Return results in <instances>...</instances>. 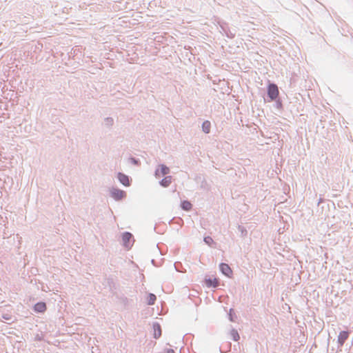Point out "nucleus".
<instances>
[{
  "label": "nucleus",
  "mask_w": 353,
  "mask_h": 353,
  "mask_svg": "<svg viewBox=\"0 0 353 353\" xmlns=\"http://www.w3.org/2000/svg\"><path fill=\"white\" fill-rule=\"evenodd\" d=\"M46 310V304L44 302H38L34 305V311L37 313H43Z\"/></svg>",
  "instance_id": "9"
},
{
  "label": "nucleus",
  "mask_w": 353,
  "mask_h": 353,
  "mask_svg": "<svg viewBox=\"0 0 353 353\" xmlns=\"http://www.w3.org/2000/svg\"><path fill=\"white\" fill-rule=\"evenodd\" d=\"M172 183V176H165L163 179L159 181L160 185L163 188L168 187Z\"/></svg>",
  "instance_id": "12"
},
{
  "label": "nucleus",
  "mask_w": 353,
  "mask_h": 353,
  "mask_svg": "<svg viewBox=\"0 0 353 353\" xmlns=\"http://www.w3.org/2000/svg\"><path fill=\"white\" fill-rule=\"evenodd\" d=\"M221 32L223 34H225L227 37H228L230 39H232L235 37L236 31L234 29L230 30L228 27L223 26H221Z\"/></svg>",
  "instance_id": "8"
},
{
  "label": "nucleus",
  "mask_w": 353,
  "mask_h": 353,
  "mask_svg": "<svg viewBox=\"0 0 353 353\" xmlns=\"http://www.w3.org/2000/svg\"><path fill=\"white\" fill-rule=\"evenodd\" d=\"M181 207L183 210L189 211L192 208V204L188 201H183L181 203Z\"/></svg>",
  "instance_id": "14"
},
{
  "label": "nucleus",
  "mask_w": 353,
  "mask_h": 353,
  "mask_svg": "<svg viewBox=\"0 0 353 353\" xmlns=\"http://www.w3.org/2000/svg\"><path fill=\"white\" fill-rule=\"evenodd\" d=\"M165 353H175V352H174V350H172V349H168L166 350Z\"/></svg>",
  "instance_id": "24"
},
{
  "label": "nucleus",
  "mask_w": 353,
  "mask_h": 353,
  "mask_svg": "<svg viewBox=\"0 0 353 353\" xmlns=\"http://www.w3.org/2000/svg\"><path fill=\"white\" fill-rule=\"evenodd\" d=\"M12 183V178H10L9 176H7L6 179H4V183Z\"/></svg>",
  "instance_id": "23"
},
{
  "label": "nucleus",
  "mask_w": 353,
  "mask_h": 353,
  "mask_svg": "<svg viewBox=\"0 0 353 353\" xmlns=\"http://www.w3.org/2000/svg\"><path fill=\"white\" fill-rule=\"evenodd\" d=\"M230 334L233 341H237L239 340L240 336L236 330L232 329L230 332Z\"/></svg>",
  "instance_id": "16"
},
{
  "label": "nucleus",
  "mask_w": 353,
  "mask_h": 353,
  "mask_svg": "<svg viewBox=\"0 0 353 353\" xmlns=\"http://www.w3.org/2000/svg\"><path fill=\"white\" fill-rule=\"evenodd\" d=\"M203 241L207 245L210 246H212V245L214 243L213 239L209 236L204 237Z\"/></svg>",
  "instance_id": "20"
},
{
  "label": "nucleus",
  "mask_w": 353,
  "mask_h": 353,
  "mask_svg": "<svg viewBox=\"0 0 353 353\" xmlns=\"http://www.w3.org/2000/svg\"><path fill=\"white\" fill-rule=\"evenodd\" d=\"M3 327H4V325L1 324V332L5 330ZM5 327H7V325H5Z\"/></svg>",
  "instance_id": "26"
},
{
  "label": "nucleus",
  "mask_w": 353,
  "mask_h": 353,
  "mask_svg": "<svg viewBox=\"0 0 353 353\" xmlns=\"http://www.w3.org/2000/svg\"><path fill=\"white\" fill-rule=\"evenodd\" d=\"M275 107L277 108V109H280L282 108V103L280 100H276V103H275Z\"/></svg>",
  "instance_id": "22"
},
{
  "label": "nucleus",
  "mask_w": 353,
  "mask_h": 353,
  "mask_svg": "<svg viewBox=\"0 0 353 353\" xmlns=\"http://www.w3.org/2000/svg\"><path fill=\"white\" fill-rule=\"evenodd\" d=\"M2 318L8 321L5 322L7 324H10V322H14L15 320V318L10 314H3L2 316Z\"/></svg>",
  "instance_id": "17"
},
{
  "label": "nucleus",
  "mask_w": 353,
  "mask_h": 353,
  "mask_svg": "<svg viewBox=\"0 0 353 353\" xmlns=\"http://www.w3.org/2000/svg\"><path fill=\"white\" fill-rule=\"evenodd\" d=\"M219 269L223 274L228 277H231L232 274V271L230 267L227 263H221L219 265Z\"/></svg>",
  "instance_id": "5"
},
{
  "label": "nucleus",
  "mask_w": 353,
  "mask_h": 353,
  "mask_svg": "<svg viewBox=\"0 0 353 353\" xmlns=\"http://www.w3.org/2000/svg\"><path fill=\"white\" fill-rule=\"evenodd\" d=\"M129 160L132 164L136 165H138L140 163V161L134 157H130Z\"/></svg>",
  "instance_id": "21"
},
{
  "label": "nucleus",
  "mask_w": 353,
  "mask_h": 353,
  "mask_svg": "<svg viewBox=\"0 0 353 353\" xmlns=\"http://www.w3.org/2000/svg\"><path fill=\"white\" fill-rule=\"evenodd\" d=\"M278 86L274 83H270L268 85L267 94L270 101H275L279 96Z\"/></svg>",
  "instance_id": "1"
},
{
  "label": "nucleus",
  "mask_w": 353,
  "mask_h": 353,
  "mask_svg": "<svg viewBox=\"0 0 353 353\" xmlns=\"http://www.w3.org/2000/svg\"><path fill=\"white\" fill-rule=\"evenodd\" d=\"M152 327L154 330V338L159 339L161 336V327L159 323H153Z\"/></svg>",
  "instance_id": "10"
},
{
  "label": "nucleus",
  "mask_w": 353,
  "mask_h": 353,
  "mask_svg": "<svg viewBox=\"0 0 353 353\" xmlns=\"http://www.w3.org/2000/svg\"><path fill=\"white\" fill-rule=\"evenodd\" d=\"M114 123V119L112 117H106L104 119V124L107 127H111Z\"/></svg>",
  "instance_id": "18"
},
{
  "label": "nucleus",
  "mask_w": 353,
  "mask_h": 353,
  "mask_svg": "<svg viewBox=\"0 0 353 353\" xmlns=\"http://www.w3.org/2000/svg\"><path fill=\"white\" fill-rule=\"evenodd\" d=\"M229 319L232 322L235 321V319L236 318L235 314L234 313L233 309H230L229 313H228Z\"/></svg>",
  "instance_id": "19"
},
{
  "label": "nucleus",
  "mask_w": 353,
  "mask_h": 353,
  "mask_svg": "<svg viewBox=\"0 0 353 353\" xmlns=\"http://www.w3.org/2000/svg\"><path fill=\"white\" fill-rule=\"evenodd\" d=\"M156 299V296L152 293H150L148 296L147 303L149 305H152L154 304Z\"/></svg>",
  "instance_id": "15"
},
{
  "label": "nucleus",
  "mask_w": 353,
  "mask_h": 353,
  "mask_svg": "<svg viewBox=\"0 0 353 353\" xmlns=\"http://www.w3.org/2000/svg\"><path fill=\"white\" fill-rule=\"evenodd\" d=\"M159 168H157L154 172V176L156 178H159L161 176H165L170 173V168L164 165V164H160L159 165Z\"/></svg>",
  "instance_id": "4"
},
{
  "label": "nucleus",
  "mask_w": 353,
  "mask_h": 353,
  "mask_svg": "<svg viewBox=\"0 0 353 353\" xmlns=\"http://www.w3.org/2000/svg\"><path fill=\"white\" fill-rule=\"evenodd\" d=\"M211 123L209 121L206 120L202 123V130L204 133L208 134L210 132Z\"/></svg>",
  "instance_id": "13"
},
{
  "label": "nucleus",
  "mask_w": 353,
  "mask_h": 353,
  "mask_svg": "<svg viewBox=\"0 0 353 353\" xmlns=\"http://www.w3.org/2000/svg\"><path fill=\"white\" fill-rule=\"evenodd\" d=\"M239 230H241V232H242V233H243V228H242L241 226H239Z\"/></svg>",
  "instance_id": "27"
},
{
  "label": "nucleus",
  "mask_w": 353,
  "mask_h": 353,
  "mask_svg": "<svg viewBox=\"0 0 353 353\" xmlns=\"http://www.w3.org/2000/svg\"><path fill=\"white\" fill-rule=\"evenodd\" d=\"M205 283L208 288H216L219 285V280L216 278H205Z\"/></svg>",
  "instance_id": "11"
},
{
  "label": "nucleus",
  "mask_w": 353,
  "mask_h": 353,
  "mask_svg": "<svg viewBox=\"0 0 353 353\" xmlns=\"http://www.w3.org/2000/svg\"><path fill=\"white\" fill-rule=\"evenodd\" d=\"M174 268L176 269V271H179V269H178V263H174Z\"/></svg>",
  "instance_id": "25"
},
{
  "label": "nucleus",
  "mask_w": 353,
  "mask_h": 353,
  "mask_svg": "<svg viewBox=\"0 0 353 353\" xmlns=\"http://www.w3.org/2000/svg\"><path fill=\"white\" fill-rule=\"evenodd\" d=\"M349 337V332L347 331H341L339 332V334L338 336V343L340 346L343 345L345 341Z\"/></svg>",
  "instance_id": "7"
},
{
  "label": "nucleus",
  "mask_w": 353,
  "mask_h": 353,
  "mask_svg": "<svg viewBox=\"0 0 353 353\" xmlns=\"http://www.w3.org/2000/svg\"><path fill=\"white\" fill-rule=\"evenodd\" d=\"M110 196L115 201H120L126 196V192L119 188H112L110 189Z\"/></svg>",
  "instance_id": "2"
},
{
  "label": "nucleus",
  "mask_w": 353,
  "mask_h": 353,
  "mask_svg": "<svg viewBox=\"0 0 353 353\" xmlns=\"http://www.w3.org/2000/svg\"><path fill=\"white\" fill-rule=\"evenodd\" d=\"M117 179L124 186L128 187L130 185V177L128 175L122 172H119L117 174Z\"/></svg>",
  "instance_id": "6"
},
{
  "label": "nucleus",
  "mask_w": 353,
  "mask_h": 353,
  "mask_svg": "<svg viewBox=\"0 0 353 353\" xmlns=\"http://www.w3.org/2000/svg\"><path fill=\"white\" fill-rule=\"evenodd\" d=\"M122 241L123 246L126 248H130L133 244V235L129 232H125L122 234Z\"/></svg>",
  "instance_id": "3"
}]
</instances>
